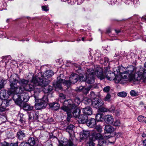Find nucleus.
<instances>
[{"label": "nucleus", "mask_w": 146, "mask_h": 146, "mask_svg": "<svg viewBox=\"0 0 146 146\" xmlns=\"http://www.w3.org/2000/svg\"><path fill=\"white\" fill-rule=\"evenodd\" d=\"M87 76L86 79L83 76H80L78 75L75 73H72L69 78V82H88L87 81L88 80L90 82H92L94 80L95 75H96L98 78L102 80L104 79L105 78V76L103 74L102 69L100 67H98L95 72L92 69H88L86 73ZM63 75L60 74L57 77L56 82H68L64 79L61 78V76Z\"/></svg>", "instance_id": "nucleus-1"}, {"label": "nucleus", "mask_w": 146, "mask_h": 146, "mask_svg": "<svg viewBox=\"0 0 146 146\" xmlns=\"http://www.w3.org/2000/svg\"><path fill=\"white\" fill-rule=\"evenodd\" d=\"M54 74V72L51 70H48L45 71L43 76L41 73L38 74V76H34L33 74L30 73L27 77L26 81L27 82H48L47 79Z\"/></svg>", "instance_id": "nucleus-2"}, {"label": "nucleus", "mask_w": 146, "mask_h": 146, "mask_svg": "<svg viewBox=\"0 0 146 146\" xmlns=\"http://www.w3.org/2000/svg\"><path fill=\"white\" fill-rule=\"evenodd\" d=\"M134 70V68L133 65H130L127 66V70L122 73H120L119 71V78H117L118 79V82H119L122 79H128L129 81L133 80V79L137 80L136 75H135L132 74Z\"/></svg>", "instance_id": "nucleus-3"}, {"label": "nucleus", "mask_w": 146, "mask_h": 146, "mask_svg": "<svg viewBox=\"0 0 146 146\" xmlns=\"http://www.w3.org/2000/svg\"><path fill=\"white\" fill-rule=\"evenodd\" d=\"M21 93L15 94L13 97V98L15 103L19 106H21L23 102H27L29 100V96L27 91L25 89Z\"/></svg>", "instance_id": "nucleus-4"}, {"label": "nucleus", "mask_w": 146, "mask_h": 146, "mask_svg": "<svg viewBox=\"0 0 146 146\" xmlns=\"http://www.w3.org/2000/svg\"><path fill=\"white\" fill-rule=\"evenodd\" d=\"M22 85L23 89L27 91H31L35 89H40L44 85L45 83H21Z\"/></svg>", "instance_id": "nucleus-5"}, {"label": "nucleus", "mask_w": 146, "mask_h": 146, "mask_svg": "<svg viewBox=\"0 0 146 146\" xmlns=\"http://www.w3.org/2000/svg\"><path fill=\"white\" fill-rule=\"evenodd\" d=\"M34 97L35 102V108L36 110L43 109L46 108L48 101L46 96H44L42 98L39 99H37L35 96Z\"/></svg>", "instance_id": "nucleus-6"}, {"label": "nucleus", "mask_w": 146, "mask_h": 146, "mask_svg": "<svg viewBox=\"0 0 146 146\" xmlns=\"http://www.w3.org/2000/svg\"><path fill=\"white\" fill-rule=\"evenodd\" d=\"M116 69V71H114L111 73L110 72L109 67H107L106 68L105 73V74L106 78L109 80L112 81H118V79L117 78H119V70L117 68Z\"/></svg>", "instance_id": "nucleus-7"}, {"label": "nucleus", "mask_w": 146, "mask_h": 146, "mask_svg": "<svg viewBox=\"0 0 146 146\" xmlns=\"http://www.w3.org/2000/svg\"><path fill=\"white\" fill-rule=\"evenodd\" d=\"M19 83L21 86L18 87L16 83H11L10 84V88L8 90V94L11 95L13 94V96L15 94H18L19 93H21L24 89H23L21 84V83Z\"/></svg>", "instance_id": "nucleus-8"}, {"label": "nucleus", "mask_w": 146, "mask_h": 146, "mask_svg": "<svg viewBox=\"0 0 146 146\" xmlns=\"http://www.w3.org/2000/svg\"><path fill=\"white\" fill-rule=\"evenodd\" d=\"M92 139L93 140L99 139L98 146H106V141L101 134L93 133L92 134Z\"/></svg>", "instance_id": "nucleus-9"}, {"label": "nucleus", "mask_w": 146, "mask_h": 146, "mask_svg": "<svg viewBox=\"0 0 146 146\" xmlns=\"http://www.w3.org/2000/svg\"><path fill=\"white\" fill-rule=\"evenodd\" d=\"M80 102L81 100L79 98H76L73 101L70 100L65 101L64 104H68L67 106L72 108V110L76 108Z\"/></svg>", "instance_id": "nucleus-10"}, {"label": "nucleus", "mask_w": 146, "mask_h": 146, "mask_svg": "<svg viewBox=\"0 0 146 146\" xmlns=\"http://www.w3.org/2000/svg\"><path fill=\"white\" fill-rule=\"evenodd\" d=\"M92 104L94 107L98 108L103 105L104 103L103 100L99 98H96L92 100Z\"/></svg>", "instance_id": "nucleus-11"}, {"label": "nucleus", "mask_w": 146, "mask_h": 146, "mask_svg": "<svg viewBox=\"0 0 146 146\" xmlns=\"http://www.w3.org/2000/svg\"><path fill=\"white\" fill-rule=\"evenodd\" d=\"M9 81L10 82H25L26 80L24 79H20L18 74H13L11 75Z\"/></svg>", "instance_id": "nucleus-12"}, {"label": "nucleus", "mask_w": 146, "mask_h": 146, "mask_svg": "<svg viewBox=\"0 0 146 146\" xmlns=\"http://www.w3.org/2000/svg\"><path fill=\"white\" fill-rule=\"evenodd\" d=\"M145 68L144 70H141L138 72L137 73V80L139 81L141 79H146V62L144 65Z\"/></svg>", "instance_id": "nucleus-13"}, {"label": "nucleus", "mask_w": 146, "mask_h": 146, "mask_svg": "<svg viewBox=\"0 0 146 146\" xmlns=\"http://www.w3.org/2000/svg\"><path fill=\"white\" fill-rule=\"evenodd\" d=\"M61 109L67 113L68 117L67 119L68 121H69L72 116V115L71 113L72 110V108L67 106H66L64 104V105L61 107Z\"/></svg>", "instance_id": "nucleus-14"}, {"label": "nucleus", "mask_w": 146, "mask_h": 146, "mask_svg": "<svg viewBox=\"0 0 146 146\" xmlns=\"http://www.w3.org/2000/svg\"><path fill=\"white\" fill-rule=\"evenodd\" d=\"M104 120L107 124H112L114 121V119L113 116L111 115L108 114L104 116Z\"/></svg>", "instance_id": "nucleus-15"}, {"label": "nucleus", "mask_w": 146, "mask_h": 146, "mask_svg": "<svg viewBox=\"0 0 146 146\" xmlns=\"http://www.w3.org/2000/svg\"><path fill=\"white\" fill-rule=\"evenodd\" d=\"M88 115L83 113L80 115L78 117L79 121L82 123H86L88 119Z\"/></svg>", "instance_id": "nucleus-16"}, {"label": "nucleus", "mask_w": 146, "mask_h": 146, "mask_svg": "<svg viewBox=\"0 0 146 146\" xmlns=\"http://www.w3.org/2000/svg\"><path fill=\"white\" fill-rule=\"evenodd\" d=\"M37 139L33 137H30L28 141V143L29 145L31 146H37V144L36 143Z\"/></svg>", "instance_id": "nucleus-17"}, {"label": "nucleus", "mask_w": 146, "mask_h": 146, "mask_svg": "<svg viewBox=\"0 0 146 146\" xmlns=\"http://www.w3.org/2000/svg\"><path fill=\"white\" fill-rule=\"evenodd\" d=\"M90 83H88L89 85L88 87L85 88L83 86L80 87L79 88V90L82 91V92L85 94H87L90 90L92 88L91 84H90Z\"/></svg>", "instance_id": "nucleus-18"}, {"label": "nucleus", "mask_w": 146, "mask_h": 146, "mask_svg": "<svg viewBox=\"0 0 146 146\" xmlns=\"http://www.w3.org/2000/svg\"><path fill=\"white\" fill-rule=\"evenodd\" d=\"M86 122L87 125L90 127H94L96 124V119L93 118L89 119Z\"/></svg>", "instance_id": "nucleus-19"}, {"label": "nucleus", "mask_w": 146, "mask_h": 146, "mask_svg": "<svg viewBox=\"0 0 146 146\" xmlns=\"http://www.w3.org/2000/svg\"><path fill=\"white\" fill-rule=\"evenodd\" d=\"M50 108L52 110H57L60 108V104L57 102H53L49 104Z\"/></svg>", "instance_id": "nucleus-20"}, {"label": "nucleus", "mask_w": 146, "mask_h": 146, "mask_svg": "<svg viewBox=\"0 0 146 146\" xmlns=\"http://www.w3.org/2000/svg\"><path fill=\"white\" fill-rule=\"evenodd\" d=\"M83 113L88 115H92V108L88 106L82 109Z\"/></svg>", "instance_id": "nucleus-21"}, {"label": "nucleus", "mask_w": 146, "mask_h": 146, "mask_svg": "<svg viewBox=\"0 0 146 146\" xmlns=\"http://www.w3.org/2000/svg\"><path fill=\"white\" fill-rule=\"evenodd\" d=\"M11 95L8 94V91L7 93L6 91L5 90H2L0 92V97L3 100H6L8 98V96Z\"/></svg>", "instance_id": "nucleus-22"}, {"label": "nucleus", "mask_w": 146, "mask_h": 146, "mask_svg": "<svg viewBox=\"0 0 146 146\" xmlns=\"http://www.w3.org/2000/svg\"><path fill=\"white\" fill-rule=\"evenodd\" d=\"M46 83H44V85L42 86V88L44 87L43 90L44 92L45 93H47L51 92L53 90V88L51 86H47V84Z\"/></svg>", "instance_id": "nucleus-23"}, {"label": "nucleus", "mask_w": 146, "mask_h": 146, "mask_svg": "<svg viewBox=\"0 0 146 146\" xmlns=\"http://www.w3.org/2000/svg\"><path fill=\"white\" fill-rule=\"evenodd\" d=\"M18 139L19 140H22L25 136V135L23 131L20 130L17 133Z\"/></svg>", "instance_id": "nucleus-24"}, {"label": "nucleus", "mask_w": 146, "mask_h": 146, "mask_svg": "<svg viewBox=\"0 0 146 146\" xmlns=\"http://www.w3.org/2000/svg\"><path fill=\"white\" fill-rule=\"evenodd\" d=\"M81 111L79 109L76 108L72 110V113L73 114V116L75 118L78 117Z\"/></svg>", "instance_id": "nucleus-25"}, {"label": "nucleus", "mask_w": 146, "mask_h": 146, "mask_svg": "<svg viewBox=\"0 0 146 146\" xmlns=\"http://www.w3.org/2000/svg\"><path fill=\"white\" fill-rule=\"evenodd\" d=\"M104 130L107 133H111L114 131V129L112 126L108 125L105 126Z\"/></svg>", "instance_id": "nucleus-26"}, {"label": "nucleus", "mask_w": 146, "mask_h": 146, "mask_svg": "<svg viewBox=\"0 0 146 146\" xmlns=\"http://www.w3.org/2000/svg\"><path fill=\"white\" fill-rule=\"evenodd\" d=\"M90 135V132L88 131L83 130L82 132L80 133V137L81 138L86 139Z\"/></svg>", "instance_id": "nucleus-27"}, {"label": "nucleus", "mask_w": 146, "mask_h": 146, "mask_svg": "<svg viewBox=\"0 0 146 146\" xmlns=\"http://www.w3.org/2000/svg\"><path fill=\"white\" fill-rule=\"evenodd\" d=\"M23 109L26 111H30L32 110L34 108L33 106L27 104H25L23 106Z\"/></svg>", "instance_id": "nucleus-28"}, {"label": "nucleus", "mask_w": 146, "mask_h": 146, "mask_svg": "<svg viewBox=\"0 0 146 146\" xmlns=\"http://www.w3.org/2000/svg\"><path fill=\"white\" fill-rule=\"evenodd\" d=\"M102 127L100 125H98L95 127V129L98 132V133H100V134H101L100 133L102 131ZM93 133H96L95 131H92V133H91V136H92V134ZM91 137L92 138V137Z\"/></svg>", "instance_id": "nucleus-29"}, {"label": "nucleus", "mask_w": 146, "mask_h": 146, "mask_svg": "<svg viewBox=\"0 0 146 146\" xmlns=\"http://www.w3.org/2000/svg\"><path fill=\"white\" fill-rule=\"evenodd\" d=\"M9 101L8 100H2V99L0 98V106L1 105H2L4 107H7L9 105Z\"/></svg>", "instance_id": "nucleus-30"}, {"label": "nucleus", "mask_w": 146, "mask_h": 146, "mask_svg": "<svg viewBox=\"0 0 146 146\" xmlns=\"http://www.w3.org/2000/svg\"><path fill=\"white\" fill-rule=\"evenodd\" d=\"M61 83H53V86L55 88L56 91L61 90L62 89Z\"/></svg>", "instance_id": "nucleus-31"}, {"label": "nucleus", "mask_w": 146, "mask_h": 146, "mask_svg": "<svg viewBox=\"0 0 146 146\" xmlns=\"http://www.w3.org/2000/svg\"><path fill=\"white\" fill-rule=\"evenodd\" d=\"M74 127V126L73 125L70 124L68 125L66 128V131L69 133L70 136L71 134L72 133L73 129Z\"/></svg>", "instance_id": "nucleus-32"}, {"label": "nucleus", "mask_w": 146, "mask_h": 146, "mask_svg": "<svg viewBox=\"0 0 146 146\" xmlns=\"http://www.w3.org/2000/svg\"><path fill=\"white\" fill-rule=\"evenodd\" d=\"M103 115L102 114L98 113L96 116V119L97 121H102L104 119Z\"/></svg>", "instance_id": "nucleus-33"}, {"label": "nucleus", "mask_w": 146, "mask_h": 146, "mask_svg": "<svg viewBox=\"0 0 146 146\" xmlns=\"http://www.w3.org/2000/svg\"><path fill=\"white\" fill-rule=\"evenodd\" d=\"M24 115L23 113H19L18 115L17 118L21 123H23L25 120L24 118L23 117Z\"/></svg>", "instance_id": "nucleus-34"}, {"label": "nucleus", "mask_w": 146, "mask_h": 146, "mask_svg": "<svg viewBox=\"0 0 146 146\" xmlns=\"http://www.w3.org/2000/svg\"><path fill=\"white\" fill-rule=\"evenodd\" d=\"M117 95L119 97L123 98L127 96V94L125 92H119Z\"/></svg>", "instance_id": "nucleus-35"}, {"label": "nucleus", "mask_w": 146, "mask_h": 146, "mask_svg": "<svg viewBox=\"0 0 146 146\" xmlns=\"http://www.w3.org/2000/svg\"><path fill=\"white\" fill-rule=\"evenodd\" d=\"M138 120L141 122H144L146 119V117L142 115H140L138 117Z\"/></svg>", "instance_id": "nucleus-36"}, {"label": "nucleus", "mask_w": 146, "mask_h": 146, "mask_svg": "<svg viewBox=\"0 0 146 146\" xmlns=\"http://www.w3.org/2000/svg\"><path fill=\"white\" fill-rule=\"evenodd\" d=\"M111 97V96L110 94L109 93H108L104 99V100L105 101L110 102Z\"/></svg>", "instance_id": "nucleus-37"}, {"label": "nucleus", "mask_w": 146, "mask_h": 146, "mask_svg": "<svg viewBox=\"0 0 146 146\" xmlns=\"http://www.w3.org/2000/svg\"><path fill=\"white\" fill-rule=\"evenodd\" d=\"M113 126H119L121 125V123L120 121L119 120H116L112 124Z\"/></svg>", "instance_id": "nucleus-38"}, {"label": "nucleus", "mask_w": 146, "mask_h": 146, "mask_svg": "<svg viewBox=\"0 0 146 146\" xmlns=\"http://www.w3.org/2000/svg\"><path fill=\"white\" fill-rule=\"evenodd\" d=\"M108 112L113 113L115 111V108L113 106H111L110 108H108Z\"/></svg>", "instance_id": "nucleus-39"}, {"label": "nucleus", "mask_w": 146, "mask_h": 146, "mask_svg": "<svg viewBox=\"0 0 146 146\" xmlns=\"http://www.w3.org/2000/svg\"><path fill=\"white\" fill-rule=\"evenodd\" d=\"M99 111L101 112H108V108L102 107L99 109Z\"/></svg>", "instance_id": "nucleus-40"}, {"label": "nucleus", "mask_w": 146, "mask_h": 146, "mask_svg": "<svg viewBox=\"0 0 146 146\" xmlns=\"http://www.w3.org/2000/svg\"><path fill=\"white\" fill-rule=\"evenodd\" d=\"M83 101L86 104H89L91 102V100L87 98H84Z\"/></svg>", "instance_id": "nucleus-41"}, {"label": "nucleus", "mask_w": 146, "mask_h": 146, "mask_svg": "<svg viewBox=\"0 0 146 146\" xmlns=\"http://www.w3.org/2000/svg\"><path fill=\"white\" fill-rule=\"evenodd\" d=\"M42 10L46 12H47L49 10L48 6V5L42 6Z\"/></svg>", "instance_id": "nucleus-42"}, {"label": "nucleus", "mask_w": 146, "mask_h": 146, "mask_svg": "<svg viewBox=\"0 0 146 146\" xmlns=\"http://www.w3.org/2000/svg\"><path fill=\"white\" fill-rule=\"evenodd\" d=\"M130 94L131 96H136L138 95V93L133 90H131L130 91Z\"/></svg>", "instance_id": "nucleus-43"}, {"label": "nucleus", "mask_w": 146, "mask_h": 146, "mask_svg": "<svg viewBox=\"0 0 146 146\" xmlns=\"http://www.w3.org/2000/svg\"><path fill=\"white\" fill-rule=\"evenodd\" d=\"M14 38H16L19 41H20L24 42V41H25V39H23V40H21V39H20L19 37L18 36H14L13 38H10V39L11 40H14L16 41H17V40L16 39V40L15 39H14Z\"/></svg>", "instance_id": "nucleus-44"}, {"label": "nucleus", "mask_w": 146, "mask_h": 146, "mask_svg": "<svg viewBox=\"0 0 146 146\" xmlns=\"http://www.w3.org/2000/svg\"><path fill=\"white\" fill-rule=\"evenodd\" d=\"M18 141L15 143H11L10 145L7 143V146H18Z\"/></svg>", "instance_id": "nucleus-45"}, {"label": "nucleus", "mask_w": 146, "mask_h": 146, "mask_svg": "<svg viewBox=\"0 0 146 146\" xmlns=\"http://www.w3.org/2000/svg\"><path fill=\"white\" fill-rule=\"evenodd\" d=\"M110 87L109 86H107L105 87L103 89V90L104 92H108L110 90Z\"/></svg>", "instance_id": "nucleus-46"}, {"label": "nucleus", "mask_w": 146, "mask_h": 146, "mask_svg": "<svg viewBox=\"0 0 146 146\" xmlns=\"http://www.w3.org/2000/svg\"><path fill=\"white\" fill-rule=\"evenodd\" d=\"M19 146H29V144L26 142H23L21 143Z\"/></svg>", "instance_id": "nucleus-47"}, {"label": "nucleus", "mask_w": 146, "mask_h": 146, "mask_svg": "<svg viewBox=\"0 0 146 146\" xmlns=\"http://www.w3.org/2000/svg\"><path fill=\"white\" fill-rule=\"evenodd\" d=\"M100 56V54L99 52H96L94 54V56L96 59L97 58H98Z\"/></svg>", "instance_id": "nucleus-48"}, {"label": "nucleus", "mask_w": 146, "mask_h": 146, "mask_svg": "<svg viewBox=\"0 0 146 146\" xmlns=\"http://www.w3.org/2000/svg\"><path fill=\"white\" fill-rule=\"evenodd\" d=\"M44 146H52V145L50 142H47L45 144Z\"/></svg>", "instance_id": "nucleus-49"}, {"label": "nucleus", "mask_w": 146, "mask_h": 146, "mask_svg": "<svg viewBox=\"0 0 146 146\" xmlns=\"http://www.w3.org/2000/svg\"><path fill=\"white\" fill-rule=\"evenodd\" d=\"M4 107L2 105V107L0 108V112H2L4 111L5 110V107Z\"/></svg>", "instance_id": "nucleus-50"}, {"label": "nucleus", "mask_w": 146, "mask_h": 146, "mask_svg": "<svg viewBox=\"0 0 146 146\" xmlns=\"http://www.w3.org/2000/svg\"><path fill=\"white\" fill-rule=\"evenodd\" d=\"M59 96L62 99H64L66 98L65 96L62 93H60L59 94Z\"/></svg>", "instance_id": "nucleus-51"}, {"label": "nucleus", "mask_w": 146, "mask_h": 146, "mask_svg": "<svg viewBox=\"0 0 146 146\" xmlns=\"http://www.w3.org/2000/svg\"><path fill=\"white\" fill-rule=\"evenodd\" d=\"M11 57L9 56H7L3 57V59L5 60H9L11 59Z\"/></svg>", "instance_id": "nucleus-52"}, {"label": "nucleus", "mask_w": 146, "mask_h": 146, "mask_svg": "<svg viewBox=\"0 0 146 146\" xmlns=\"http://www.w3.org/2000/svg\"><path fill=\"white\" fill-rule=\"evenodd\" d=\"M104 64H105L106 63H108V62L109 59L107 58H104Z\"/></svg>", "instance_id": "nucleus-53"}, {"label": "nucleus", "mask_w": 146, "mask_h": 146, "mask_svg": "<svg viewBox=\"0 0 146 146\" xmlns=\"http://www.w3.org/2000/svg\"><path fill=\"white\" fill-rule=\"evenodd\" d=\"M140 39L142 38L143 40L144 41L146 42V36L144 35L142 37L141 36V37L139 38Z\"/></svg>", "instance_id": "nucleus-54"}, {"label": "nucleus", "mask_w": 146, "mask_h": 146, "mask_svg": "<svg viewBox=\"0 0 146 146\" xmlns=\"http://www.w3.org/2000/svg\"><path fill=\"white\" fill-rule=\"evenodd\" d=\"M6 81V80L4 78L0 77V82H4Z\"/></svg>", "instance_id": "nucleus-55"}, {"label": "nucleus", "mask_w": 146, "mask_h": 146, "mask_svg": "<svg viewBox=\"0 0 146 146\" xmlns=\"http://www.w3.org/2000/svg\"><path fill=\"white\" fill-rule=\"evenodd\" d=\"M89 146H95V144L92 142H90L89 143Z\"/></svg>", "instance_id": "nucleus-56"}, {"label": "nucleus", "mask_w": 146, "mask_h": 146, "mask_svg": "<svg viewBox=\"0 0 146 146\" xmlns=\"http://www.w3.org/2000/svg\"><path fill=\"white\" fill-rule=\"evenodd\" d=\"M114 31L115 32V33H116V34L118 35L119 33H120L121 32V31L119 30H117L116 29H115L114 30Z\"/></svg>", "instance_id": "nucleus-57"}, {"label": "nucleus", "mask_w": 146, "mask_h": 146, "mask_svg": "<svg viewBox=\"0 0 146 146\" xmlns=\"http://www.w3.org/2000/svg\"><path fill=\"white\" fill-rule=\"evenodd\" d=\"M142 21H146V15L143 17L141 19Z\"/></svg>", "instance_id": "nucleus-58"}, {"label": "nucleus", "mask_w": 146, "mask_h": 146, "mask_svg": "<svg viewBox=\"0 0 146 146\" xmlns=\"http://www.w3.org/2000/svg\"><path fill=\"white\" fill-rule=\"evenodd\" d=\"M4 83H0V89L3 88L4 86Z\"/></svg>", "instance_id": "nucleus-59"}, {"label": "nucleus", "mask_w": 146, "mask_h": 146, "mask_svg": "<svg viewBox=\"0 0 146 146\" xmlns=\"http://www.w3.org/2000/svg\"><path fill=\"white\" fill-rule=\"evenodd\" d=\"M142 143L143 145L146 146V139L142 141Z\"/></svg>", "instance_id": "nucleus-60"}, {"label": "nucleus", "mask_w": 146, "mask_h": 146, "mask_svg": "<svg viewBox=\"0 0 146 146\" xmlns=\"http://www.w3.org/2000/svg\"><path fill=\"white\" fill-rule=\"evenodd\" d=\"M63 83V84L65 86H67L68 87V86H69V85H70V83H66V82H65V83Z\"/></svg>", "instance_id": "nucleus-61"}, {"label": "nucleus", "mask_w": 146, "mask_h": 146, "mask_svg": "<svg viewBox=\"0 0 146 146\" xmlns=\"http://www.w3.org/2000/svg\"><path fill=\"white\" fill-rule=\"evenodd\" d=\"M33 118L31 114H29V120H30L32 119Z\"/></svg>", "instance_id": "nucleus-62"}, {"label": "nucleus", "mask_w": 146, "mask_h": 146, "mask_svg": "<svg viewBox=\"0 0 146 146\" xmlns=\"http://www.w3.org/2000/svg\"><path fill=\"white\" fill-rule=\"evenodd\" d=\"M111 31V29L110 28H108L106 30V33H109Z\"/></svg>", "instance_id": "nucleus-63"}, {"label": "nucleus", "mask_w": 146, "mask_h": 146, "mask_svg": "<svg viewBox=\"0 0 146 146\" xmlns=\"http://www.w3.org/2000/svg\"><path fill=\"white\" fill-rule=\"evenodd\" d=\"M2 146H7V143L5 142L3 143L2 144Z\"/></svg>", "instance_id": "nucleus-64"}]
</instances>
